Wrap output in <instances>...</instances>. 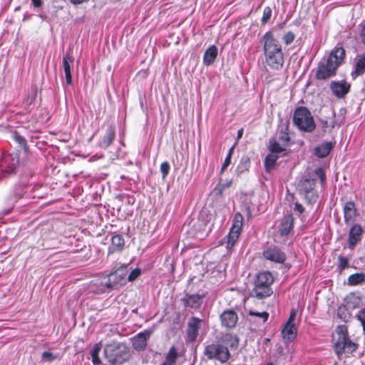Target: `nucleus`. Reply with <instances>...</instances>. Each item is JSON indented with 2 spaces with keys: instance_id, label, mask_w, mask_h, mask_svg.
Listing matches in <instances>:
<instances>
[{
  "instance_id": "nucleus-31",
  "label": "nucleus",
  "mask_w": 365,
  "mask_h": 365,
  "mask_svg": "<svg viewBox=\"0 0 365 365\" xmlns=\"http://www.w3.org/2000/svg\"><path fill=\"white\" fill-rule=\"evenodd\" d=\"M365 281L364 273H355L351 274L348 278V284L351 286H356L362 284Z\"/></svg>"
},
{
  "instance_id": "nucleus-28",
  "label": "nucleus",
  "mask_w": 365,
  "mask_h": 365,
  "mask_svg": "<svg viewBox=\"0 0 365 365\" xmlns=\"http://www.w3.org/2000/svg\"><path fill=\"white\" fill-rule=\"evenodd\" d=\"M333 147V143L324 142L315 148L314 153L319 158H325L329 154Z\"/></svg>"
},
{
  "instance_id": "nucleus-24",
  "label": "nucleus",
  "mask_w": 365,
  "mask_h": 365,
  "mask_svg": "<svg viewBox=\"0 0 365 365\" xmlns=\"http://www.w3.org/2000/svg\"><path fill=\"white\" fill-rule=\"evenodd\" d=\"M362 228L359 225H354L349 233V244L351 248L354 247L361 240Z\"/></svg>"
},
{
  "instance_id": "nucleus-21",
  "label": "nucleus",
  "mask_w": 365,
  "mask_h": 365,
  "mask_svg": "<svg viewBox=\"0 0 365 365\" xmlns=\"http://www.w3.org/2000/svg\"><path fill=\"white\" fill-rule=\"evenodd\" d=\"M344 221L346 224L350 225L354 222L356 217V210L353 202H347L344 207Z\"/></svg>"
},
{
  "instance_id": "nucleus-29",
  "label": "nucleus",
  "mask_w": 365,
  "mask_h": 365,
  "mask_svg": "<svg viewBox=\"0 0 365 365\" xmlns=\"http://www.w3.org/2000/svg\"><path fill=\"white\" fill-rule=\"evenodd\" d=\"M282 333L285 339L288 341L294 340L297 336V328L294 324L286 323Z\"/></svg>"
},
{
  "instance_id": "nucleus-39",
  "label": "nucleus",
  "mask_w": 365,
  "mask_h": 365,
  "mask_svg": "<svg viewBox=\"0 0 365 365\" xmlns=\"http://www.w3.org/2000/svg\"><path fill=\"white\" fill-rule=\"evenodd\" d=\"M14 138L15 140L24 149L25 152L26 153L29 148L26 145V140L24 139V138H23L16 132L14 133Z\"/></svg>"
},
{
  "instance_id": "nucleus-27",
  "label": "nucleus",
  "mask_w": 365,
  "mask_h": 365,
  "mask_svg": "<svg viewBox=\"0 0 365 365\" xmlns=\"http://www.w3.org/2000/svg\"><path fill=\"white\" fill-rule=\"evenodd\" d=\"M217 56V48L212 45L210 46L205 51L203 56V63L206 66H210L212 64Z\"/></svg>"
},
{
  "instance_id": "nucleus-45",
  "label": "nucleus",
  "mask_w": 365,
  "mask_h": 365,
  "mask_svg": "<svg viewBox=\"0 0 365 365\" xmlns=\"http://www.w3.org/2000/svg\"><path fill=\"white\" fill-rule=\"evenodd\" d=\"M294 34L292 31H289L283 36V41L285 44L289 45L294 41Z\"/></svg>"
},
{
  "instance_id": "nucleus-25",
  "label": "nucleus",
  "mask_w": 365,
  "mask_h": 365,
  "mask_svg": "<svg viewBox=\"0 0 365 365\" xmlns=\"http://www.w3.org/2000/svg\"><path fill=\"white\" fill-rule=\"evenodd\" d=\"M115 136V128L113 125H109L106 131L102 140L100 142V146L103 148H108L113 143Z\"/></svg>"
},
{
  "instance_id": "nucleus-33",
  "label": "nucleus",
  "mask_w": 365,
  "mask_h": 365,
  "mask_svg": "<svg viewBox=\"0 0 365 365\" xmlns=\"http://www.w3.org/2000/svg\"><path fill=\"white\" fill-rule=\"evenodd\" d=\"M278 155L270 153L267 155L264 160V168L267 172L270 173L275 165L276 161L278 159Z\"/></svg>"
},
{
  "instance_id": "nucleus-35",
  "label": "nucleus",
  "mask_w": 365,
  "mask_h": 365,
  "mask_svg": "<svg viewBox=\"0 0 365 365\" xmlns=\"http://www.w3.org/2000/svg\"><path fill=\"white\" fill-rule=\"evenodd\" d=\"M101 349V344L99 343V344H95V346L91 350V356L92 357L93 363L95 365H99L101 362V359L98 356Z\"/></svg>"
},
{
  "instance_id": "nucleus-9",
  "label": "nucleus",
  "mask_w": 365,
  "mask_h": 365,
  "mask_svg": "<svg viewBox=\"0 0 365 365\" xmlns=\"http://www.w3.org/2000/svg\"><path fill=\"white\" fill-rule=\"evenodd\" d=\"M315 180L314 179L305 178L299 183V189L304 198L309 203L315 202L318 198V195L314 189Z\"/></svg>"
},
{
  "instance_id": "nucleus-8",
  "label": "nucleus",
  "mask_w": 365,
  "mask_h": 365,
  "mask_svg": "<svg viewBox=\"0 0 365 365\" xmlns=\"http://www.w3.org/2000/svg\"><path fill=\"white\" fill-rule=\"evenodd\" d=\"M19 164L18 153L4 154L0 160V170L4 175L16 173Z\"/></svg>"
},
{
  "instance_id": "nucleus-3",
  "label": "nucleus",
  "mask_w": 365,
  "mask_h": 365,
  "mask_svg": "<svg viewBox=\"0 0 365 365\" xmlns=\"http://www.w3.org/2000/svg\"><path fill=\"white\" fill-rule=\"evenodd\" d=\"M334 350L339 358L347 357L354 352L358 345L352 341L344 326H339L333 334Z\"/></svg>"
},
{
  "instance_id": "nucleus-41",
  "label": "nucleus",
  "mask_w": 365,
  "mask_h": 365,
  "mask_svg": "<svg viewBox=\"0 0 365 365\" xmlns=\"http://www.w3.org/2000/svg\"><path fill=\"white\" fill-rule=\"evenodd\" d=\"M248 314L250 316H255L262 318L263 322H266L269 317V313L267 312H255L253 310H250L248 312Z\"/></svg>"
},
{
  "instance_id": "nucleus-34",
  "label": "nucleus",
  "mask_w": 365,
  "mask_h": 365,
  "mask_svg": "<svg viewBox=\"0 0 365 365\" xmlns=\"http://www.w3.org/2000/svg\"><path fill=\"white\" fill-rule=\"evenodd\" d=\"M24 189L25 187L21 185L16 187L9 197L10 202H15L19 199L23 197L24 195L25 194Z\"/></svg>"
},
{
  "instance_id": "nucleus-43",
  "label": "nucleus",
  "mask_w": 365,
  "mask_h": 365,
  "mask_svg": "<svg viewBox=\"0 0 365 365\" xmlns=\"http://www.w3.org/2000/svg\"><path fill=\"white\" fill-rule=\"evenodd\" d=\"M320 123L322 125V130L324 133H327L328 130H331L334 127L333 121L329 122L327 120H320Z\"/></svg>"
},
{
  "instance_id": "nucleus-42",
  "label": "nucleus",
  "mask_w": 365,
  "mask_h": 365,
  "mask_svg": "<svg viewBox=\"0 0 365 365\" xmlns=\"http://www.w3.org/2000/svg\"><path fill=\"white\" fill-rule=\"evenodd\" d=\"M141 274V269L136 268L131 271V272L127 275V281L133 282L135 281Z\"/></svg>"
},
{
  "instance_id": "nucleus-7",
  "label": "nucleus",
  "mask_w": 365,
  "mask_h": 365,
  "mask_svg": "<svg viewBox=\"0 0 365 365\" xmlns=\"http://www.w3.org/2000/svg\"><path fill=\"white\" fill-rule=\"evenodd\" d=\"M204 354L209 359H215L222 363L226 362L230 356L228 349L217 344L207 345Z\"/></svg>"
},
{
  "instance_id": "nucleus-51",
  "label": "nucleus",
  "mask_w": 365,
  "mask_h": 365,
  "mask_svg": "<svg viewBox=\"0 0 365 365\" xmlns=\"http://www.w3.org/2000/svg\"><path fill=\"white\" fill-rule=\"evenodd\" d=\"M230 163L231 158H230V156H227L221 168V173H222L230 165Z\"/></svg>"
},
{
  "instance_id": "nucleus-18",
  "label": "nucleus",
  "mask_w": 365,
  "mask_h": 365,
  "mask_svg": "<svg viewBox=\"0 0 365 365\" xmlns=\"http://www.w3.org/2000/svg\"><path fill=\"white\" fill-rule=\"evenodd\" d=\"M202 320L197 317H192L187 323V335L189 341H194L198 336Z\"/></svg>"
},
{
  "instance_id": "nucleus-40",
  "label": "nucleus",
  "mask_w": 365,
  "mask_h": 365,
  "mask_svg": "<svg viewBox=\"0 0 365 365\" xmlns=\"http://www.w3.org/2000/svg\"><path fill=\"white\" fill-rule=\"evenodd\" d=\"M338 262H339V269L341 272L344 269L349 267V259L347 257L339 255L338 257Z\"/></svg>"
},
{
  "instance_id": "nucleus-55",
  "label": "nucleus",
  "mask_w": 365,
  "mask_h": 365,
  "mask_svg": "<svg viewBox=\"0 0 365 365\" xmlns=\"http://www.w3.org/2000/svg\"><path fill=\"white\" fill-rule=\"evenodd\" d=\"M70 1L73 4H79L84 1H88V0H70Z\"/></svg>"
},
{
  "instance_id": "nucleus-48",
  "label": "nucleus",
  "mask_w": 365,
  "mask_h": 365,
  "mask_svg": "<svg viewBox=\"0 0 365 365\" xmlns=\"http://www.w3.org/2000/svg\"><path fill=\"white\" fill-rule=\"evenodd\" d=\"M356 317L361 322L364 329H365V307L359 312Z\"/></svg>"
},
{
  "instance_id": "nucleus-57",
  "label": "nucleus",
  "mask_w": 365,
  "mask_h": 365,
  "mask_svg": "<svg viewBox=\"0 0 365 365\" xmlns=\"http://www.w3.org/2000/svg\"><path fill=\"white\" fill-rule=\"evenodd\" d=\"M242 133H243V130L241 129L238 131V137L240 138L242 135Z\"/></svg>"
},
{
  "instance_id": "nucleus-1",
  "label": "nucleus",
  "mask_w": 365,
  "mask_h": 365,
  "mask_svg": "<svg viewBox=\"0 0 365 365\" xmlns=\"http://www.w3.org/2000/svg\"><path fill=\"white\" fill-rule=\"evenodd\" d=\"M262 43L267 65L272 69L281 68L284 64V54L280 43L270 31L264 34Z\"/></svg>"
},
{
  "instance_id": "nucleus-36",
  "label": "nucleus",
  "mask_w": 365,
  "mask_h": 365,
  "mask_svg": "<svg viewBox=\"0 0 365 365\" xmlns=\"http://www.w3.org/2000/svg\"><path fill=\"white\" fill-rule=\"evenodd\" d=\"M269 150L271 153L277 155L284 150L280 145L274 139L270 140L269 141Z\"/></svg>"
},
{
  "instance_id": "nucleus-32",
  "label": "nucleus",
  "mask_w": 365,
  "mask_h": 365,
  "mask_svg": "<svg viewBox=\"0 0 365 365\" xmlns=\"http://www.w3.org/2000/svg\"><path fill=\"white\" fill-rule=\"evenodd\" d=\"M178 359V351L175 346H172L165 356V360L163 363L175 365Z\"/></svg>"
},
{
  "instance_id": "nucleus-2",
  "label": "nucleus",
  "mask_w": 365,
  "mask_h": 365,
  "mask_svg": "<svg viewBox=\"0 0 365 365\" xmlns=\"http://www.w3.org/2000/svg\"><path fill=\"white\" fill-rule=\"evenodd\" d=\"M345 56L346 52L343 47H336L333 49L326 61L319 62L316 78L318 80H326L334 76Z\"/></svg>"
},
{
  "instance_id": "nucleus-4",
  "label": "nucleus",
  "mask_w": 365,
  "mask_h": 365,
  "mask_svg": "<svg viewBox=\"0 0 365 365\" xmlns=\"http://www.w3.org/2000/svg\"><path fill=\"white\" fill-rule=\"evenodd\" d=\"M104 355L113 365H120L130 358L129 349L123 343L113 342L104 348Z\"/></svg>"
},
{
  "instance_id": "nucleus-53",
  "label": "nucleus",
  "mask_w": 365,
  "mask_h": 365,
  "mask_svg": "<svg viewBox=\"0 0 365 365\" xmlns=\"http://www.w3.org/2000/svg\"><path fill=\"white\" fill-rule=\"evenodd\" d=\"M295 317H296V311L292 309L287 323L294 324Z\"/></svg>"
},
{
  "instance_id": "nucleus-47",
  "label": "nucleus",
  "mask_w": 365,
  "mask_h": 365,
  "mask_svg": "<svg viewBox=\"0 0 365 365\" xmlns=\"http://www.w3.org/2000/svg\"><path fill=\"white\" fill-rule=\"evenodd\" d=\"M170 164L168 162H163L160 165V171L163 175V178H165L169 173Z\"/></svg>"
},
{
  "instance_id": "nucleus-50",
  "label": "nucleus",
  "mask_w": 365,
  "mask_h": 365,
  "mask_svg": "<svg viewBox=\"0 0 365 365\" xmlns=\"http://www.w3.org/2000/svg\"><path fill=\"white\" fill-rule=\"evenodd\" d=\"M230 185V183H227V184H221V183H219L216 187H215V191H217L219 194H222V191L225 190V187H229Z\"/></svg>"
},
{
  "instance_id": "nucleus-6",
  "label": "nucleus",
  "mask_w": 365,
  "mask_h": 365,
  "mask_svg": "<svg viewBox=\"0 0 365 365\" xmlns=\"http://www.w3.org/2000/svg\"><path fill=\"white\" fill-rule=\"evenodd\" d=\"M293 123L299 130L307 133L312 132L316 127L311 112L304 106H299L295 109Z\"/></svg>"
},
{
  "instance_id": "nucleus-46",
  "label": "nucleus",
  "mask_w": 365,
  "mask_h": 365,
  "mask_svg": "<svg viewBox=\"0 0 365 365\" xmlns=\"http://www.w3.org/2000/svg\"><path fill=\"white\" fill-rule=\"evenodd\" d=\"M316 175L320 179L321 183L324 184L326 180V175L322 168H318L315 170Z\"/></svg>"
},
{
  "instance_id": "nucleus-19",
  "label": "nucleus",
  "mask_w": 365,
  "mask_h": 365,
  "mask_svg": "<svg viewBox=\"0 0 365 365\" xmlns=\"http://www.w3.org/2000/svg\"><path fill=\"white\" fill-rule=\"evenodd\" d=\"M92 286L96 287L93 289L96 293H104L112 290V286L108 276H104L92 281Z\"/></svg>"
},
{
  "instance_id": "nucleus-30",
  "label": "nucleus",
  "mask_w": 365,
  "mask_h": 365,
  "mask_svg": "<svg viewBox=\"0 0 365 365\" xmlns=\"http://www.w3.org/2000/svg\"><path fill=\"white\" fill-rule=\"evenodd\" d=\"M289 122L287 120L284 124L281 126V129L279 131V140L282 141L284 144H287L289 142Z\"/></svg>"
},
{
  "instance_id": "nucleus-12",
  "label": "nucleus",
  "mask_w": 365,
  "mask_h": 365,
  "mask_svg": "<svg viewBox=\"0 0 365 365\" xmlns=\"http://www.w3.org/2000/svg\"><path fill=\"white\" fill-rule=\"evenodd\" d=\"M189 232L194 237L203 239L207 234V223L200 219L192 220Z\"/></svg>"
},
{
  "instance_id": "nucleus-59",
  "label": "nucleus",
  "mask_w": 365,
  "mask_h": 365,
  "mask_svg": "<svg viewBox=\"0 0 365 365\" xmlns=\"http://www.w3.org/2000/svg\"><path fill=\"white\" fill-rule=\"evenodd\" d=\"M284 23L279 25V27L282 29L284 27Z\"/></svg>"
},
{
  "instance_id": "nucleus-5",
  "label": "nucleus",
  "mask_w": 365,
  "mask_h": 365,
  "mask_svg": "<svg viewBox=\"0 0 365 365\" xmlns=\"http://www.w3.org/2000/svg\"><path fill=\"white\" fill-rule=\"evenodd\" d=\"M273 282L274 278L271 272H259L255 278L252 295L258 299H264L271 296L273 294V290L271 287Z\"/></svg>"
},
{
  "instance_id": "nucleus-58",
  "label": "nucleus",
  "mask_w": 365,
  "mask_h": 365,
  "mask_svg": "<svg viewBox=\"0 0 365 365\" xmlns=\"http://www.w3.org/2000/svg\"><path fill=\"white\" fill-rule=\"evenodd\" d=\"M265 365H274V364L273 362H269Z\"/></svg>"
},
{
  "instance_id": "nucleus-37",
  "label": "nucleus",
  "mask_w": 365,
  "mask_h": 365,
  "mask_svg": "<svg viewBox=\"0 0 365 365\" xmlns=\"http://www.w3.org/2000/svg\"><path fill=\"white\" fill-rule=\"evenodd\" d=\"M250 165V159L247 157L242 158L240 164L237 167V171L239 173H243L245 170L248 169Z\"/></svg>"
},
{
  "instance_id": "nucleus-26",
  "label": "nucleus",
  "mask_w": 365,
  "mask_h": 365,
  "mask_svg": "<svg viewBox=\"0 0 365 365\" xmlns=\"http://www.w3.org/2000/svg\"><path fill=\"white\" fill-rule=\"evenodd\" d=\"M125 241L122 236L116 235L111 238V245L108 247V254L121 251L124 247Z\"/></svg>"
},
{
  "instance_id": "nucleus-10",
  "label": "nucleus",
  "mask_w": 365,
  "mask_h": 365,
  "mask_svg": "<svg viewBox=\"0 0 365 365\" xmlns=\"http://www.w3.org/2000/svg\"><path fill=\"white\" fill-rule=\"evenodd\" d=\"M242 222L243 216L239 212L236 213L234 216L232 227L227 237V247L228 249L232 247L236 241L238 240L242 230Z\"/></svg>"
},
{
  "instance_id": "nucleus-23",
  "label": "nucleus",
  "mask_w": 365,
  "mask_h": 365,
  "mask_svg": "<svg viewBox=\"0 0 365 365\" xmlns=\"http://www.w3.org/2000/svg\"><path fill=\"white\" fill-rule=\"evenodd\" d=\"M185 307L198 309L202 303V297L199 294H186L182 299Z\"/></svg>"
},
{
  "instance_id": "nucleus-54",
  "label": "nucleus",
  "mask_w": 365,
  "mask_h": 365,
  "mask_svg": "<svg viewBox=\"0 0 365 365\" xmlns=\"http://www.w3.org/2000/svg\"><path fill=\"white\" fill-rule=\"evenodd\" d=\"M34 7H40L42 4L41 0H31Z\"/></svg>"
},
{
  "instance_id": "nucleus-22",
  "label": "nucleus",
  "mask_w": 365,
  "mask_h": 365,
  "mask_svg": "<svg viewBox=\"0 0 365 365\" xmlns=\"http://www.w3.org/2000/svg\"><path fill=\"white\" fill-rule=\"evenodd\" d=\"M294 218L292 215L284 216L280 223L279 232L282 236H287L290 232L294 225Z\"/></svg>"
},
{
  "instance_id": "nucleus-11",
  "label": "nucleus",
  "mask_w": 365,
  "mask_h": 365,
  "mask_svg": "<svg viewBox=\"0 0 365 365\" xmlns=\"http://www.w3.org/2000/svg\"><path fill=\"white\" fill-rule=\"evenodd\" d=\"M127 266L120 267L114 272L108 274L112 289H115L124 286L127 283Z\"/></svg>"
},
{
  "instance_id": "nucleus-49",
  "label": "nucleus",
  "mask_w": 365,
  "mask_h": 365,
  "mask_svg": "<svg viewBox=\"0 0 365 365\" xmlns=\"http://www.w3.org/2000/svg\"><path fill=\"white\" fill-rule=\"evenodd\" d=\"M359 27L361 29L360 36L361 42L365 45V21L359 24Z\"/></svg>"
},
{
  "instance_id": "nucleus-20",
  "label": "nucleus",
  "mask_w": 365,
  "mask_h": 365,
  "mask_svg": "<svg viewBox=\"0 0 365 365\" xmlns=\"http://www.w3.org/2000/svg\"><path fill=\"white\" fill-rule=\"evenodd\" d=\"M74 61L73 57L68 51L63 57L62 68L65 73L66 83L68 85L72 84V76L71 71V66Z\"/></svg>"
},
{
  "instance_id": "nucleus-17",
  "label": "nucleus",
  "mask_w": 365,
  "mask_h": 365,
  "mask_svg": "<svg viewBox=\"0 0 365 365\" xmlns=\"http://www.w3.org/2000/svg\"><path fill=\"white\" fill-rule=\"evenodd\" d=\"M220 320L223 327L227 329H231L235 327L238 320V317L234 310L227 309L220 314Z\"/></svg>"
},
{
  "instance_id": "nucleus-16",
  "label": "nucleus",
  "mask_w": 365,
  "mask_h": 365,
  "mask_svg": "<svg viewBox=\"0 0 365 365\" xmlns=\"http://www.w3.org/2000/svg\"><path fill=\"white\" fill-rule=\"evenodd\" d=\"M365 73V52L358 54L354 59L353 70L351 76L353 80Z\"/></svg>"
},
{
  "instance_id": "nucleus-44",
  "label": "nucleus",
  "mask_w": 365,
  "mask_h": 365,
  "mask_svg": "<svg viewBox=\"0 0 365 365\" xmlns=\"http://www.w3.org/2000/svg\"><path fill=\"white\" fill-rule=\"evenodd\" d=\"M42 360L48 362H51L57 359V356L53 354L51 352L44 351L42 354Z\"/></svg>"
},
{
  "instance_id": "nucleus-52",
  "label": "nucleus",
  "mask_w": 365,
  "mask_h": 365,
  "mask_svg": "<svg viewBox=\"0 0 365 365\" xmlns=\"http://www.w3.org/2000/svg\"><path fill=\"white\" fill-rule=\"evenodd\" d=\"M294 210V211L299 212V214H302L304 212V208L302 205L299 204V202H296Z\"/></svg>"
},
{
  "instance_id": "nucleus-13",
  "label": "nucleus",
  "mask_w": 365,
  "mask_h": 365,
  "mask_svg": "<svg viewBox=\"0 0 365 365\" xmlns=\"http://www.w3.org/2000/svg\"><path fill=\"white\" fill-rule=\"evenodd\" d=\"M265 259L277 262L283 263L286 259V255L278 247L270 246L263 252Z\"/></svg>"
},
{
  "instance_id": "nucleus-14",
  "label": "nucleus",
  "mask_w": 365,
  "mask_h": 365,
  "mask_svg": "<svg viewBox=\"0 0 365 365\" xmlns=\"http://www.w3.org/2000/svg\"><path fill=\"white\" fill-rule=\"evenodd\" d=\"M153 334L152 330H145L133 338V346L135 350L143 351L147 346V341Z\"/></svg>"
},
{
  "instance_id": "nucleus-56",
  "label": "nucleus",
  "mask_w": 365,
  "mask_h": 365,
  "mask_svg": "<svg viewBox=\"0 0 365 365\" xmlns=\"http://www.w3.org/2000/svg\"><path fill=\"white\" fill-rule=\"evenodd\" d=\"M233 150H234V146H232V147L230 149V150H229L228 154H227V156H230V158H232V155Z\"/></svg>"
},
{
  "instance_id": "nucleus-15",
  "label": "nucleus",
  "mask_w": 365,
  "mask_h": 365,
  "mask_svg": "<svg viewBox=\"0 0 365 365\" xmlns=\"http://www.w3.org/2000/svg\"><path fill=\"white\" fill-rule=\"evenodd\" d=\"M351 85L345 81H332L330 88L337 98H344L350 91Z\"/></svg>"
},
{
  "instance_id": "nucleus-38",
  "label": "nucleus",
  "mask_w": 365,
  "mask_h": 365,
  "mask_svg": "<svg viewBox=\"0 0 365 365\" xmlns=\"http://www.w3.org/2000/svg\"><path fill=\"white\" fill-rule=\"evenodd\" d=\"M272 16V9L269 6H266L264 9L262 17L261 19L262 24H266Z\"/></svg>"
}]
</instances>
